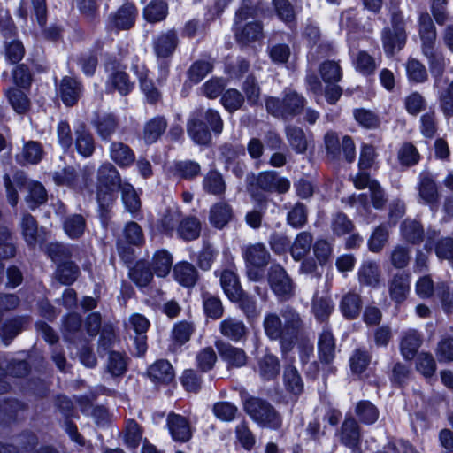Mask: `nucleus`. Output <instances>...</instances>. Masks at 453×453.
<instances>
[{
  "mask_svg": "<svg viewBox=\"0 0 453 453\" xmlns=\"http://www.w3.org/2000/svg\"><path fill=\"white\" fill-rule=\"evenodd\" d=\"M75 146L78 153L84 157H90L95 150V141L84 124H81L75 130Z\"/></svg>",
  "mask_w": 453,
  "mask_h": 453,
  "instance_id": "obj_21",
  "label": "nucleus"
},
{
  "mask_svg": "<svg viewBox=\"0 0 453 453\" xmlns=\"http://www.w3.org/2000/svg\"><path fill=\"white\" fill-rule=\"evenodd\" d=\"M242 90L250 104L255 105L258 104L260 99V88L253 75H249L246 78L242 85Z\"/></svg>",
  "mask_w": 453,
  "mask_h": 453,
  "instance_id": "obj_54",
  "label": "nucleus"
},
{
  "mask_svg": "<svg viewBox=\"0 0 453 453\" xmlns=\"http://www.w3.org/2000/svg\"><path fill=\"white\" fill-rule=\"evenodd\" d=\"M94 126L102 140H108L119 127L118 118L112 113H104L98 116Z\"/></svg>",
  "mask_w": 453,
  "mask_h": 453,
  "instance_id": "obj_26",
  "label": "nucleus"
},
{
  "mask_svg": "<svg viewBox=\"0 0 453 453\" xmlns=\"http://www.w3.org/2000/svg\"><path fill=\"white\" fill-rule=\"evenodd\" d=\"M220 284L225 295L231 302L242 298L243 290L234 271H223L220 274Z\"/></svg>",
  "mask_w": 453,
  "mask_h": 453,
  "instance_id": "obj_18",
  "label": "nucleus"
},
{
  "mask_svg": "<svg viewBox=\"0 0 453 453\" xmlns=\"http://www.w3.org/2000/svg\"><path fill=\"white\" fill-rule=\"evenodd\" d=\"M233 211L231 207L224 203H216L210 211V221L213 225L224 226L231 222Z\"/></svg>",
  "mask_w": 453,
  "mask_h": 453,
  "instance_id": "obj_34",
  "label": "nucleus"
},
{
  "mask_svg": "<svg viewBox=\"0 0 453 453\" xmlns=\"http://www.w3.org/2000/svg\"><path fill=\"white\" fill-rule=\"evenodd\" d=\"M312 237L308 232L299 234L290 250L293 258L296 261L303 258L311 250Z\"/></svg>",
  "mask_w": 453,
  "mask_h": 453,
  "instance_id": "obj_38",
  "label": "nucleus"
},
{
  "mask_svg": "<svg viewBox=\"0 0 453 453\" xmlns=\"http://www.w3.org/2000/svg\"><path fill=\"white\" fill-rule=\"evenodd\" d=\"M43 155L42 145L38 142L29 141L24 143L22 151L16 156V159L22 165H36L42 161Z\"/></svg>",
  "mask_w": 453,
  "mask_h": 453,
  "instance_id": "obj_20",
  "label": "nucleus"
},
{
  "mask_svg": "<svg viewBox=\"0 0 453 453\" xmlns=\"http://www.w3.org/2000/svg\"><path fill=\"white\" fill-rule=\"evenodd\" d=\"M119 189L121 190L122 200L126 208L130 212L137 211L141 206V202L134 187L128 183H123Z\"/></svg>",
  "mask_w": 453,
  "mask_h": 453,
  "instance_id": "obj_50",
  "label": "nucleus"
},
{
  "mask_svg": "<svg viewBox=\"0 0 453 453\" xmlns=\"http://www.w3.org/2000/svg\"><path fill=\"white\" fill-rule=\"evenodd\" d=\"M167 128V121L164 117L157 116L145 122L142 139L146 144L156 142Z\"/></svg>",
  "mask_w": 453,
  "mask_h": 453,
  "instance_id": "obj_14",
  "label": "nucleus"
},
{
  "mask_svg": "<svg viewBox=\"0 0 453 453\" xmlns=\"http://www.w3.org/2000/svg\"><path fill=\"white\" fill-rule=\"evenodd\" d=\"M97 182V188L107 190H116L123 185L119 172L111 163H104L98 168Z\"/></svg>",
  "mask_w": 453,
  "mask_h": 453,
  "instance_id": "obj_10",
  "label": "nucleus"
},
{
  "mask_svg": "<svg viewBox=\"0 0 453 453\" xmlns=\"http://www.w3.org/2000/svg\"><path fill=\"white\" fill-rule=\"evenodd\" d=\"M179 44L176 30L170 29L161 33L153 41L154 52L157 58H166L171 57Z\"/></svg>",
  "mask_w": 453,
  "mask_h": 453,
  "instance_id": "obj_7",
  "label": "nucleus"
},
{
  "mask_svg": "<svg viewBox=\"0 0 453 453\" xmlns=\"http://www.w3.org/2000/svg\"><path fill=\"white\" fill-rule=\"evenodd\" d=\"M219 331L222 335L231 341L240 342L245 338L248 330L243 321L228 317L220 322Z\"/></svg>",
  "mask_w": 453,
  "mask_h": 453,
  "instance_id": "obj_15",
  "label": "nucleus"
},
{
  "mask_svg": "<svg viewBox=\"0 0 453 453\" xmlns=\"http://www.w3.org/2000/svg\"><path fill=\"white\" fill-rule=\"evenodd\" d=\"M305 100L295 91L286 93L284 96L285 112L287 118L299 114L304 107Z\"/></svg>",
  "mask_w": 453,
  "mask_h": 453,
  "instance_id": "obj_44",
  "label": "nucleus"
},
{
  "mask_svg": "<svg viewBox=\"0 0 453 453\" xmlns=\"http://www.w3.org/2000/svg\"><path fill=\"white\" fill-rule=\"evenodd\" d=\"M341 310L347 318L353 319L359 313L360 298L356 294L346 295L341 303Z\"/></svg>",
  "mask_w": 453,
  "mask_h": 453,
  "instance_id": "obj_53",
  "label": "nucleus"
},
{
  "mask_svg": "<svg viewBox=\"0 0 453 453\" xmlns=\"http://www.w3.org/2000/svg\"><path fill=\"white\" fill-rule=\"evenodd\" d=\"M356 120L364 127L371 129L377 128L380 125L378 116L371 111L357 109L354 112Z\"/></svg>",
  "mask_w": 453,
  "mask_h": 453,
  "instance_id": "obj_59",
  "label": "nucleus"
},
{
  "mask_svg": "<svg viewBox=\"0 0 453 453\" xmlns=\"http://www.w3.org/2000/svg\"><path fill=\"white\" fill-rule=\"evenodd\" d=\"M203 309L206 315L211 319H219L223 314V305L221 301L211 295H203Z\"/></svg>",
  "mask_w": 453,
  "mask_h": 453,
  "instance_id": "obj_55",
  "label": "nucleus"
},
{
  "mask_svg": "<svg viewBox=\"0 0 453 453\" xmlns=\"http://www.w3.org/2000/svg\"><path fill=\"white\" fill-rule=\"evenodd\" d=\"M262 36L263 28L262 25L258 22H250L246 24L236 34L237 40L243 44L257 41L262 38Z\"/></svg>",
  "mask_w": 453,
  "mask_h": 453,
  "instance_id": "obj_40",
  "label": "nucleus"
},
{
  "mask_svg": "<svg viewBox=\"0 0 453 453\" xmlns=\"http://www.w3.org/2000/svg\"><path fill=\"white\" fill-rule=\"evenodd\" d=\"M284 381L289 391L297 395L303 390V383L297 372V370L288 366L284 371Z\"/></svg>",
  "mask_w": 453,
  "mask_h": 453,
  "instance_id": "obj_57",
  "label": "nucleus"
},
{
  "mask_svg": "<svg viewBox=\"0 0 453 453\" xmlns=\"http://www.w3.org/2000/svg\"><path fill=\"white\" fill-rule=\"evenodd\" d=\"M388 11L390 14V22L394 30L397 32H405L404 20L403 12L397 1L392 0L388 4Z\"/></svg>",
  "mask_w": 453,
  "mask_h": 453,
  "instance_id": "obj_60",
  "label": "nucleus"
},
{
  "mask_svg": "<svg viewBox=\"0 0 453 453\" xmlns=\"http://www.w3.org/2000/svg\"><path fill=\"white\" fill-rule=\"evenodd\" d=\"M213 69V63L211 61H196L188 70L190 81L195 83L200 82Z\"/></svg>",
  "mask_w": 453,
  "mask_h": 453,
  "instance_id": "obj_51",
  "label": "nucleus"
},
{
  "mask_svg": "<svg viewBox=\"0 0 453 453\" xmlns=\"http://www.w3.org/2000/svg\"><path fill=\"white\" fill-rule=\"evenodd\" d=\"M124 439L126 444L130 448H136L139 445L142 433L136 422L130 420L127 423Z\"/></svg>",
  "mask_w": 453,
  "mask_h": 453,
  "instance_id": "obj_63",
  "label": "nucleus"
},
{
  "mask_svg": "<svg viewBox=\"0 0 453 453\" xmlns=\"http://www.w3.org/2000/svg\"><path fill=\"white\" fill-rule=\"evenodd\" d=\"M272 291L281 299H288L295 294V284L286 270L280 265L270 266L267 274Z\"/></svg>",
  "mask_w": 453,
  "mask_h": 453,
  "instance_id": "obj_3",
  "label": "nucleus"
},
{
  "mask_svg": "<svg viewBox=\"0 0 453 453\" xmlns=\"http://www.w3.org/2000/svg\"><path fill=\"white\" fill-rule=\"evenodd\" d=\"M257 371L263 380H273L280 372V362L277 357L267 353L258 358Z\"/></svg>",
  "mask_w": 453,
  "mask_h": 453,
  "instance_id": "obj_27",
  "label": "nucleus"
},
{
  "mask_svg": "<svg viewBox=\"0 0 453 453\" xmlns=\"http://www.w3.org/2000/svg\"><path fill=\"white\" fill-rule=\"evenodd\" d=\"M398 158L403 165H413L418 163L419 154L413 144L407 142L401 147Z\"/></svg>",
  "mask_w": 453,
  "mask_h": 453,
  "instance_id": "obj_61",
  "label": "nucleus"
},
{
  "mask_svg": "<svg viewBox=\"0 0 453 453\" xmlns=\"http://www.w3.org/2000/svg\"><path fill=\"white\" fill-rule=\"evenodd\" d=\"M149 375L153 380L168 382L173 378V370L172 365L166 360L155 362L149 368Z\"/></svg>",
  "mask_w": 453,
  "mask_h": 453,
  "instance_id": "obj_36",
  "label": "nucleus"
},
{
  "mask_svg": "<svg viewBox=\"0 0 453 453\" xmlns=\"http://www.w3.org/2000/svg\"><path fill=\"white\" fill-rule=\"evenodd\" d=\"M264 329L265 334L272 340L281 338L280 345L282 352L285 354L291 349V342H288L284 336V327L281 320L275 313H268L264 319Z\"/></svg>",
  "mask_w": 453,
  "mask_h": 453,
  "instance_id": "obj_8",
  "label": "nucleus"
},
{
  "mask_svg": "<svg viewBox=\"0 0 453 453\" xmlns=\"http://www.w3.org/2000/svg\"><path fill=\"white\" fill-rule=\"evenodd\" d=\"M132 280L139 287L148 285L152 280L151 272L143 263H138L130 272Z\"/></svg>",
  "mask_w": 453,
  "mask_h": 453,
  "instance_id": "obj_58",
  "label": "nucleus"
},
{
  "mask_svg": "<svg viewBox=\"0 0 453 453\" xmlns=\"http://www.w3.org/2000/svg\"><path fill=\"white\" fill-rule=\"evenodd\" d=\"M243 256L247 264L265 266L270 257L268 251L261 243L247 246L243 251Z\"/></svg>",
  "mask_w": 453,
  "mask_h": 453,
  "instance_id": "obj_32",
  "label": "nucleus"
},
{
  "mask_svg": "<svg viewBox=\"0 0 453 453\" xmlns=\"http://www.w3.org/2000/svg\"><path fill=\"white\" fill-rule=\"evenodd\" d=\"M421 343L420 335L416 330L406 331L402 338L401 353L405 359H412Z\"/></svg>",
  "mask_w": 453,
  "mask_h": 453,
  "instance_id": "obj_31",
  "label": "nucleus"
},
{
  "mask_svg": "<svg viewBox=\"0 0 453 453\" xmlns=\"http://www.w3.org/2000/svg\"><path fill=\"white\" fill-rule=\"evenodd\" d=\"M409 78L416 82H422L427 78L425 66L415 59H411L406 66Z\"/></svg>",
  "mask_w": 453,
  "mask_h": 453,
  "instance_id": "obj_64",
  "label": "nucleus"
},
{
  "mask_svg": "<svg viewBox=\"0 0 453 453\" xmlns=\"http://www.w3.org/2000/svg\"><path fill=\"white\" fill-rule=\"evenodd\" d=\"M216 348L219 356L229 366L242 367L246 365L247 355L243 349L220 341L216 342Z\"/></svg>",
  "mask_w": 453,
  "mask_h": 453,
  "instance_id": "obj_13",
  "label": "nucleus"
},
{
  "mask_svg": "<svg viewBox=\"0 0 453 453\" xmlns=\"http://www.w3.org/2000/svg\"><path fill=\"white\" fill-rule=\"evenodd\" d=\"M167 426L174 441L185 442L192 436L191 427L188 421L186 418L179 414H169L167 418Z\"/></svg>",
  "mask_w": 453,
  "mask_h": 453,
  "instance_id": "obj_11",
  "label": "nucleus"
},
{
  "mask_svg": "<svg viewBox=\"0 0 453 453\" xmlns=\"http://www.w3.org/2000/svg\"><path fill=\"white\" fill-rule=\"evenodd\" d=\"M173 276L180 285L189 288L196 282L197 272L191 264L180 262L173 267Z\"/></svg>",
  "mask_w": 453,
  "mask_h": 453,
  "instance_id": "obj_29",
  "label": "nucleus"
},
{
  "mask_svg": "<svg viewBox=\"0 0 453 453\" xmlns=\"http://www.w3.org/2000/svg\"><path fill=\"white\" fill-rule=\"evenodd\" d=\"M81 91L80 82L72 77L63 78L59 84V95L66 106L74 105L78 102Z\"/></svg>",
  "mask_w": 453,
  "mask_h": 453,
  "instance_id": "obj_17",
  "label": "nucleus"
},
{
  "mask_svg": "<svg viewBox=\"0 0 453 453\" xmlns=\"http://www.w3.org/2000/svg\"><path fill=\"white\" fill-rule=\"evenodd\" d=\"M381 38L385 52L392 55L395 50H400L404 46L406 33L385 27L382 30Z\"/></svg>",
  "mask_w": 453,
  "mask_h": 453,
  "instance_id": "obj_22",
  "label": "nucleus"
},
{
  "mask_svg": "<svg viewBox=\"0 0 453 453\" xmlns=\"http://www.w3.org/2000/svg\"><path fill=\"white\" fill-rule=\"evenodd\" d=\"M355 68L364 75H370L377 68L375 59L366 51H359L354 60Z\"/></svg>",
  "mask_w": 453,
  "mask_h": 453,
  "instance_id": "obj_46",
  "label": "nucleus"
},
{
  "mask_svg": "<svg viewBox=\"0 0 453 453\" xmlns=\"http://www.w3.org/2000/svg\"><path fill=\"white\" fill-rule=\"evenodd\" d=\"M334 340L329 331H324L319 340V358L326 363H329L334 357Z\"/></svg>",
  "mask_w": 453,
  "mask_h": 453,
  "instance_id": "obj_39",
  "label": "nucleus"
},
{
  "mask_svg": "<svg viewBox=\"0 0 453 453\" xmlns=\"http://www.w3.org/2000/svg\"><path fill=\"white\" fill-rule=\"evenodd\" d=\"M319 74L326 83H336L342 76V71L338 62L326 60L319 65Z\"/></svg>",
  "mask_w": 453,
  "mask_h": 453,
  "instance_id": "obj_37",
  "label": "nucleus"
},
{
  "mask_svg": "<svg viewBox=\"0 0 453 453\" xmlns=\"http://www.w3.org/2000/svg\"><path fill=\"white\" fill-rule=\"evenodd\" d=\"M137 11L134 4H125L109 16L108 26L111 30H129L135 23Z\"/></svg>",
  "mask_w": 453,
  "mask_h": 453,
  "instance_id": "obj_6",
  "label": "nucleus"
},
{
  "mask_svg": "<svg viewBox=\"0 0 453 453\" xmlns=\"http://www.w3.org/2000/svg\"><path fill=\"white\" fill-rule=\"evenodd\" d=\"M193 332V326L187 322H180L176 324L173 329V350L187 342Z\"/></svg>",
  "mask_w": 453,
  "mask_h": 453,
  "instance_id": "obj_45",
  "label": "nucleus"
},
{
  "mask_svg": "<svg viewBox=\"0 0 453 453\" xmlns=\"http://www.w3.org/2000/svg\"><path fill=\"white\" fill-rule=\"evenodd\" d=\"M93 172L92 166H85L83 169V179L81 180L75 170L73 167H67L56 172L53 179L58 185H65L75 189H81L88 186V179L93 174Z\"/></svg>",
  "mask_w": 453,
  "mask_h": 453,
  "instance_id": "obj_5",
  "label": "nucleus"
},
{
  "mask_svg": "<svg viewBox=\"0 0 453 453\" xmlns=\"http://www.w3.org/2000/svg\"><path fill=\"white\" fill-rule=\"evenodd\" d=\"M410 291V276L405 273L396 274L389 285V295L393 301L399 303L406 299Z\"/></svg>",
  "mask_w": 453,
  "mask_h": 453,
  "instance_id": "obj_25",
  "label": "nucleus"
},
{
  "mask_svg": "<svg viewBox=\"0 0 453 453\" xmlns=\"http://www.w3.org/2000/svg\"><path fill=\"white\" fill-rule=\"evenodd\" d=\"M106 88L110 92L118 91L121 96H127L132 90L133 83L127 73L117 70L109 75Z\"/></svg>",
  "mask_w": 453,
  "mask_h": 453,
  "instance_id": "obj_23",
  "label": "nucleus"
},
{
  "mask_svg": "<svg viewBox=\"0 0 453 453\" xmlns=\"http://www.w3.org/2000/svg\"><path fill=\"white\" fill-rule=\"evenodd\" d=\"M200 173L199 164L194 161L178 162L174 165V174L183 179H192Z\"/></svg>",
  "mask_w": 453,
  "mask_h": 453,
  "instance_id": "obj_56",
  "label": "nucleus"
},
{
  "mask_svg": "<svg viewBox=\"0 0 453 453\" xmlns=\"http://www.w3.org/2000/svg\"><path fill=\"white\" fill-rule=\"evenodd\" d=\"M109 153L111 159L120 167L129 166L135 160V156L132 149L121 142H111Z\"/></svg>",
  "mask_w": 453,
  "mask_h": 453,
  "instance_id": "obj_19",
  "label": "nucleus"
},
{
  "mask_svg": "<svg viewBox=\"0 0 453 453\" xmlns=\"http://www.w3.org/2000/svg\"><path fill=\"white\" fill-rule=\"evenodd\" d=\"M221 103L226 111L234 112L242 107L244 97L237 89L230 88L223 94Z\"/></svg>",
  "mask_w": 453,
  "mask_h": 453,
  "instance_id": "obj_47",
  "label": "nucleus"
},
{
  "mask_svg": "<svg viewBox=\"0 0 453 453\" xmlns=\"http://www.w3.org/2000/svg\"><path fill=\"white\" fill-rule=\"evenodd\" d=\"M285 134L289 145L296 153H305L308 147V140L302 128L296 126H288L286 127Z\"/></svg>",
  "mask_w": 453,
  "mask_h": 453,
  "instance_id": "obj_30",
  "label": "nucleus"
},
{
  "mask_svg": "<svg viewBox=\"0 0 453 453\" xmlns=\"http://www.w3.org/2000/svg\"><path fill=\"white\" fill-rule=\"evenodd\" d=\"M379 268L372 262L365 263L359 271V280L362 284L375 286L379 282Z\"/></svg>",
  "mask_w": 453,
  "mask_h": 453,
  "instance_id": "obj_52",
  "label": "nucleus"
},
{
  "mask_svg": "<svg viewBox=\"0 0 453 453\" xmlns=\"http://www.w3.org/2000/svg\"><path fill=\"white\" fill-rule=\"evenodd\" d=\"M360 440V434L358 431V426L356 420L352 418H346L341 432V441L342 442L351 449L353 451H356V449L358 446Z\"/></svg>",
  "mask_w": 453,
  "mask_h": 453,
  "instance_id": "obj_28",
  "label": "nucleus"
},
{
  "mask_svg": "<svg viewBox=\"0 0 453 453\" xmlns=\"http://www.w3.org/2000/svg\"><path fill=\"white\" fill-rule=\"evenodd\" d=\"M418 25V34L422 42V50L435 46L437 38L436 28L427 12L420 14Z\"/></svg>",
  "mask_w": 453,
  "mask_h": 453,
  "instance_id": "obj_16",
  "label": "nucleus"
},
{
  "mask_svg": "<svg viewBox=\"0 0 453 453\" xmlns=\"http://www.w3.org/2000/svg\"><path fill=\"white\" fill-rule=\"evenodd\" d=\"M420 203L434 205L439 200L437 185L429 173H422L418 186Z\"/></svg>",
  "mask_w": 453,
  "mask_h": 453,
  "instance_id": "obj_12",
  "label": "nucleus"
},
{
  "mask_svg": "<svg viewBox=\"0 0 453 453\" xmlns=\"http://www.w3.org/2000/svg\"><path fill=\"white\" fill-rule=\"evenodd\" d=\"M172 265L173 257L168 251L161 250H157L154 254L152 258V268L157 277L166 276L171 270Z\"/></svg>",
  "mask_w": 453,
  "mask_h": 453,
  "instance_id": "obj_35",
  "label": "nucleus"
},
{
  "mask_svg": "<svg viewBox=\"0 0 453 453\" xmlns=\"http://www.w3.org/2000/svg\"><path fill=\"white\" fill-rule=\"evenodd\" d=\"M187 131L191 139L197 144H208L211 139V132L202 119V111L193 113L188 122Z\"/></svg>",
  "mask_w": 453,
  "mask_h": 453,
  "instance_id": "obj_9",
  "label": "nucleus"
},
{
  "mask_svg": "<svg viewBox=\"0 0 453 453\" xmlns=\"http://www.w3.org/2000/svg\"><path fill=\"white\" fill-rule=\"evenodd\" d=\"M115 190H107L97 188V203L99 207V218L101 224L106 226L110 224L111 211L115 201Z\"/></svg>",
  "mask_w": 453,
  "mask_h": 453,
  "instance_id": "obj_24",
  "label": "nucleus"
},
{
  "mask_svg": "<svg viewBox=\"0 0 453 453\" xmlns=\"http://www.w3.org/2000/svg\"><path fill=\"white\" fill-rule=\"evenodd\" d=\"M356 413L359 419L365 424H372L379 418V412L376 407L367 401L358 403L356 408Z\"/></svg>",
  "mask_w": 453,
  "mask_h": 453,
  "instance_id": "obj_48",
  "label": "nucleus"
},
{
  "mask_svg": "<svg viewBox=\"0 0 453 453\" xmlns=\"http://www.w3.org/2000/svg\"><path fill=\"white\" fill-rule=\"evenodd\" d=\"M167 13L168 6L163 0H153L143 10L144 19L150 23L165 19Z\"/></svg>",
  "mask_w": 453,
  "mask_h": 453,
  "instance_id": "obj_33",
  "label": "nucleus"
},
{
  "mask_svg": "<svg viewBox=\"0 0 453 453\" xmlns=\"http://www.w3.org/2000/svg\"><path fill=\"white\" fill-rule=\"evenodd\" d=\"M422 52L428 59L432 73L436 75H441L446 65L443 53L437 50L435 46L424 49Z\"/></svg>",
  "mask_w": 453,
  "mask_h": 453,
  "instance_id": "obj_41",
  "label": "nucleus"
},
{
  "mask_svg": "<svg viewBox=\"0 0 453 453\" xmlns=\"http://www.w3.org/2000/svg\"><path fill=\"white\" fill-rule=\"evenodd\" d=\"M245 409L250 418L262 426L278 428L281 425V419L277 412L267 403L251 398L245 403Z\"/></svg>",
  "mask_w": 453,
  "mask_h": 453,
  "instance_id": "obj_2",
  "label": "nucleus"
},
{
  "mask_svg": "<svg viewBox=\"0 0 453 453\" xmlns=\"http://www.w3.org/2000/svg\"><path fill=\"white\" fill-rule=\"evenodd\" d=\"M203 188L210 194L221 195L226 190V183L219 172L211 171L203 179Z\"/></svg>",
  "mask_w": 453,
  "mask_h": 453,
  "instance_id": "obj_42",
  "label": "nucleus"
},
{
  "mask_svg": "<svg viewBox=\"0 0 453 453\" xmlns=\"http://www.w3.org/2000/svg\"><path fill=\"white\" fill-rule=\"evenodd\" d=\"M4 184L7 193V198L11 205L15 206L19 201V195L17 188L26 187L27 189V196L25 201L28 207L35 209L38 205L43 203L47 199V193L44 187L36 181H27V177L22 171H18L13 175V180L8 174L4 176Z\"/></svg>",
  "mask_w": 453,
  "mask_h": 453,
  "instance_id": "obj_1",
  "label": "nucleus"
},
{
  "mask_svg": "<svg viewBox=\"0 0 453 453\" xmlns=\"http://www.w3.org/2000/svg\"><path fill=\"white\" fill-rule=\"evenodd\" d=\"M256 183L259 188L266 192L285 194L290 188V181L280 176L275 171H265L258 173Z\"/></svg>",
  "mask_w": 453,
  "mask_h": 453,
  "instance_id": "obj_4",
  "label": "nucleus"
},
{
  "mask_svg": "<svg viewBox=\"0 0 453 453\" xmlns=\"http://www.w3.org/2000/svg\"><path fill=\"white\" fill-rule=\"evenodd\" d=\"M78 276V267L71 262L58 265V278L65 285L73 283Z\"/></svg>",
  "mask_w": 453,
  "mask_h": 453,
  "instance_id": "obj_62",
  "label": "nucleus"
},
{
  "mask_svg": "<svg viewBox=\"0 0 453 453\" xmlns=\"http://www.w3.org/2000/svg\"><path fill=\"white\" fill-rule=\"evenodd\" d=\"M5 95L15 111L21 114L27 111L29 100L21 90L11 88L6 90Z\"/></svg>",
  "mask_w": 453,
  "mask_h": 453,
  "instance_id": "obj_43",
  "label": "nucleus"
},
{
  "mask_svg": "<svg viewBox=\"0 0 453 453\" xmlns=\"http://www.w3.org/2000/svg\"><path fill=\"white\" fill-rule=\"evenodd\" d=\"M308 210L302 203H296L287 216L288 223L292 226H303L307 223Z\"/></svg>",
  "mask_w": 453,
  "mask_h": 453,
  "instance_id": "obj_49",
  "label": "nucleus"
}]
</instances>
